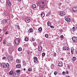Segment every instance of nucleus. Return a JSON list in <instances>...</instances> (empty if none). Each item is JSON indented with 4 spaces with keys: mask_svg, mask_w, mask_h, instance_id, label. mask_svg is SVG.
Returning <instances> with one entry per match:
<instances>
[{
    "mask_svg": "<svg viewBox=\"0 0 77 77\" xmlns=\"http://www.w3.org/2000/svg\"><path fill=\"white\" fill-rule=\"evenodd\" d=\"M8 31H6V33H5V35H8Z\"/></svg>",
    "mask_w": 77,
    "mask_h": 77,
    "instance_id": "37998d69",
    "label": "nucleus"
},
{
    "mask_svg": "<svg viewBox=\"0 0 77 77\" xmlns=\"http://www.w3.org/2000/svg\"><path fill=\"white\" fill-rule=\"evenodd\" d=\"M2 32V29H0V33Z\"/></svg>",
    "mask_w": 77,
    "mask_h": 77,
    "instance_id": "6e6d98bb",
    "label": "nucleus"
},
{
    "mask_svg": "<svg viewBox=\"0 0 77 77\" xmlns=\"http://www.w3.org/2000/svg\"><path fill=\"white\" fill-rule=\"evenodd\" d=\"M5 58H6V57H2V59H5Z\"/></svg>",
    "mask_w": 77,
    "mask_h": 77,
    "instance_id": "603ef678",
    "label": "nucleus"
},
{
    "mask_svg": "<svg viewBox=\"0 0 77 77\" xmlns=\"http://www.w3.org/2000/svg\"><path fill=\"white\" fill-rule=\"evenodd\" d=\"M6 31V30L5 29L4 30V31L5 32Z\"/></svg>",
    "mask_w": 77,
    "mask_h": 77,
    "instance_id": "69168bd1",
    "label": "nucleus"
},
{
    "mask_svg": "<svg viewBox=\"0 0 77 77\" xmlns=\"http://www.w3.org/2000/svg\"><path fill=\"white\" fill-rule=\"evenodd\" d=\"M2 51H4L5 50V49H4V48H2Z\"/></svg>",
    "mask_w": 77,
    "mask_h": 77,
    "instance_id": "864d4df0",
    "label": "nucleus"
},
{
    "mask_svg": "<svg viewBox=\"0 0 77 77\" xmlns=\"http://www.w3.org/2000/svg\"><path fill=\"white\" fill-rule=\"evenodd\" d=\"M6 5L7 6H10L11 5V1H10V0H7L6 3Z\"/></svg>",
    "mask_w": 77,
    "mask_h": 77,
    "instance_id": "6e6552de",
    "label": "nucleus"
},
{
    "mask_svg": "<svg viewBox=\"0 0 77 77\" xmlns=\"http://www.w3.org/2000/svg\"><path fill=\"white\" fill-rule=\"evenodd\" d=\"M1 23L3 24H8V21L6 19H3L1 21Z\"/></svg>",
    "mask_w": 77,
    "mask_h": 77,
    "instance_id": "0eeeda50",
    "label": "nucleus"
},
{
    "mask_svg": "<svg viewBox=\"0 0 77 77\" xmlns=\"http://www.w3.org/2000/svg\"><path fill=\"white\" fill-rule=\"evenodd\" d=\"M6 15H7V14L6 13L5 14Z\"/></svg>",
    "mask_w": 77,
    "mask_h": 77,
    "instance_id": "338daca9",
    "label": "nucleus"
},
{
    "mask_svg": "<svg viewBox=\"0 0 77 77\" xmlns=\"http://www.w3.org/2000/svg\"><path fill=\"white\" fill-rule=\"evenodd\" d=\"M33 45H34V46L35 47H36V46H37V44H36V43L35 42H34L32 43Z\"/></svg>",
    "mask_w": 77,
    "mask_h": 77,
    "instance_id": "4be33fe9",
    "label": "nucleus"
},
{
    "mask_svg": "<svg viewBox=\"0 0 77 77\" xmlns=\"http://www.w3.org/2000/svg\"><path fill=\"white\" fill-rule=\"evenodd\" d=\"M36 5L35 4H33L32 5V8L33 9H35L36 8Z\"/></svg>",
    "mask_w": 77,
    "mask_h": 77,
    "instance_id": "aec40b11",
    "label": "nucleus"
},
{
    "mask_svg": "<svg viewBox=\"0 0 77 77\" xmlns=\"http://www.w3.org/2000/svg\"><path fill=\"white\" fill-rule=\"evenodd\" d=\"M34 63L35 64L37 63L38 62V59L37 57H33Z\"/></svg>",
    "mask_w": 77,
    "mask_h": 77,
    "instance_id": "20e7f679",
    "label": "nucleus"
},
{
    "mask_svg": "<svg viewBox=\"0 0 77 77\" xmlns=\"http://www.w3.org/2000/svg\"><path fill=\"white\" fill-rule=\"evenodd\" d=\"M21 64H18L16 66V67L17 68H21Z\"/></svg>",
    "mask_w": 77,
    "mask_h": 77,
    "instance_id": "6ab92c4d",
    "label": "nucleus"
},
{
    "mask_svg": "<svg viewBox=\"0 0 77 77\" xmlns=\"http://www.w3.org/2000/svg\"><path fill=\"white\" fill-rule=\"evenodd\" d=\"M54 65H53V64H52V65H51V68L52 69H54Z\"/></svg>",
    "mask_w": 77,
    "mask_h": 77,
    "instance_id": "7c9ffc66",
    "label": "nucleus"
},
{
    "mask_svg": "<svg viewBox=\"0 0 77 77\" xmlns=\"http://www.w3.org/2000/svg\"><path fill=\"white\" fill-rule=\"evenodd\" d=\"M18 0V1H19V2H20V1H21V0Z\"/></svg>",
    "mask_w": 77,
    "mask_h": 77,
    "instance_id": "680f3d73",
    "label": "nucleus"
},
{
    "mask_svg": "<svg viewBox=\"0 0 77 77\" xmlns=\"http://www.w3.org/2000/svg\"><path fill=\"white\" fill-rule=\"evenodd\" d=\"M54 75H56V74H57V71H55L54 72Z\"/></svg>",
    "mask_w": 77,
    "mask_h": 77,
    "instance_id": "58836bf2",
    "label": "nucleus"
},
{
    "mask_svg": "<svg viewBox=\"0 0 77 77\" xmlns=\"http://www.w3.org/2000/svg\"><path fill=\"white\" fill-rule=\"evenodd\" d=\"M41 17L43 18V17H44V16H45V13L43 12H42L41 13Z\"/></svg>",
    "mask_w": 77,
    "mask_h": 77,
    "instance_id": "a211bd4d",
    "label": "nucleus"
},
{
    "mask_svg": "<svg viewBox=\"0 0 77 77\" xmlns=\"http://www.w3.org/2000/svg\"><path fill=\"white\" fill-rule=\"evenodd\" d=\"M65 19L66 21L67 22H70L71 21V19L69 18L68 17H65Z\"/></svg>",
    "mask_w": 77,
    "mask_h": 77,
    "instance_id": "1a4fd4ad",
    "label": "nucleus"
},
{
    "mask_svg": "<svg viewBox=\"0 0 77 77\" xmlns=\"http://www.w3.org/2000/svg\"><path fill=\"white\" fill-rule=\"evenodd\" d=\"M28 71H32V68H29L28 70Z\"/></svg>",
    "mask_w": 77,
    "mask_h": 77,
    "instance_id": "72a5a7b5",
    "label": "nucleus"
},
{
    "mask_svg": "<svg viewBox=\"0 0 77 77\" xmlns=\"http://www.w3.org/2000/svg\"><path fill=\"white\" fill-rule=\"evenodd\" d=\"M72 30H73L74 31H75V27H73L72 28Z\"/></svg>",
    "mask_w": 77,
    "mask_h": 77,
    "instance_id": "a19ab883",
    "label": "nucleus"
},
{
    "mask_svg": "<svg viewBox=\"0 0 77 77\" xmlns=\"http://www.w3.org/2000/svg\"><path fill=\"white\" fill-rule=\"evenodd\" d=\"M51 14V13H50V12H49L48 14H46V16H47V17H48V16H49V15H50V14Z\"/></svg>",
    "mask_w": 77,
    "mask_h": 77,
    "instance_id": "393cba45",
    "label": "nucleus"
},
{
    "mask_svg": "<svg viewBox=\"0 0 77 77\" xmlns=\"http://www.w3.org/2000/svg\"><path fill=\"white\" fill-rule=\"evenodd\" d=\"M60 38H63V35H61V36H60Z\"/></svg>",
    "mask_w": 77,
    "mask_h": 77,
    "instance_id": "c03bdc74",
    "label": "nucleus"
},
{
    "mask_svg": "<svg viewBox=\"0 0 77 77\" xmlns=\"http://www.w3.org/2000/svg\"><path fill=\"white\" fill-rule=\"evenodd\" d=\"M40 8H44L45 7V3H44V2L41 1L40 2Z\"/></svg>",
    "mask_w": 77,
    "mask_h": 77,
    "instance_id": "f03ea898",
    "label": "nucleus"
},
{
    "mask_svg": "<svg viewBox=\"0 0 77 77\" xmlns=\"http://www.w3.org/2000/svg\"><path fill=\"white\" fill-rule=\"evenodd\" d=\"M42 56H45V53H42Z\"/></svg>",
    "mask_w": 77,
    "mask_h": 77,
    "instance_id": "e433bc0d",
    "label": "nucleus"
},
{
    "mask_svg": "<svg viewBox=\"0 0 77 77\" xmlns=\"http://www.w3.org/2000/svg\"><path fill=\"white\" fill-rule=\"evenodd\" d=\"M25 22L26 23H29L30 21V19H29L28 18H26L25 20Z\"/></svg>",
    "mask_w": 77,
    "mask_h": 77,
    "instance_id": "9b49d317",
    "label": "nucleus"
},
{
    "mask_svg": "<svg viewBox=\"0 0 77 77\" xmlns=\"http://www.w3.org/2000/svg\"><path fill=\"white\" fill-rule=\"evenodd\" d=\"M45 37L46 38H48V35L47 34H46L45 35Z\"/></svg>",
    "mask_w": 77,
    "mask_h": 77,
    "instance_id": "f704fd0d",
    "label": "nucleus"
},
{
    "mask_svg": "<svg viewBox=\"0 0 77 77\" xmlns=\"http://www.w3.org/2000/svg\"><path fill=\"white\" fill-rule=\"evenodd\" d=\"M38 51H42V47H41V45H39V46H38Z\"/></svg>",
    "mask_w": 77,
    "mask_h": 77,
    "instance_id": "2eb2a0df",
    "label": "nucleus"
},
{
    "mask_svg": "<svg viewBox=\"0 0 77 77\" xmlns=\"http://www.w3.org/2000/svg\"><path fill=\"white\" fill-rule=\"evenodd\" d=\"M58 65L59 66H62V62H59L58 64Z\"/></svg>",
    "mask_w": 77,
    "mask_h": 77,
    "instance_id": "412c9836",
    "label": "nucleus"
},
{
    "mask_svg": "<svg viewBox=\"0 0 77 77\" xmlns=\"http://www.w3.org/2000/svg\"><path fill=\"white\" fill-rule=\"evenodd\" d=\"M25 41H29V38H28V37L25 38Z\"/></svg>",
    "mask_w": 77,
    "mask_h": 77,
    "instance_id": "2f4dec72",
    "label": "nucleus"
},
{
    "mask_svg": "<svg viewBox=\"0 0 77 77\" xmlns=\"http://www.w3.org/2000/svg\"><path fill=\"white\" fill-rule=\"evenodd\" d=\"M62 74H63V75H64L65 74H66V73L65 72H62Z\"/></svg>",
    "mask_w": 77,
    "mask_h": 77,
    "instance_id": "ea45409f",
    "label": "nucleus"
},
{
    "mask_svg": "<svg viewBox=\"0 0 77 77\" xmlns=\"http://www.w3.org/2000/svg\"><path fill=\"white\" fill-rule=\"evenodd\" d=\"M14 77H20V74L19 73L17 72H14Z\"/></svg>",
    "mask_w": 77,
    "mask_h": 77,
    "instance_id": "423d86ee",
    "label": "nucleus"
},
{
    "mask_svg": "<svg viewBox=\"0 0 77 77\" xmlns=\"http://www.w3.org/2000/svg\"><path fill=\"white\" fill-rule=\"evenodd\" d=\"M60 15L62 17L63 16V15H65V13L64 11H62L60 12Z\"/></svg>",
    "mask_w": 77,
    "mask_h": 77,
    "instance_id": "4468645a",
    "label": "nucleus"
},
{
    "mask_svg": "<svg viewBox=\"0 0 77 77\" xmlns=\"http://www.w3.org/2000/svg\"><path fill=\"white\" fill-rule=\"evenodd\" d=\"M72 40H73V41L74 42H77V37H73L72 38Z\"/></svg>",
    "mask_w": 77,
    "mask_h": 77,
    "instance_id": "9d476101",
    "label": "nucleus"
},
{
    "mask_svg": "<svg viewBox=\"0 0 77 77\" xmlns=\"http://www.w3.org/2000/svg\"><path fill=\"white\" fill-rule=\"evenodd\" d=\"M66 73L67 74H68L69 72L68 71H67L66 72Z\"/></svg>",
    "mask_w": 77,
    "mask_h": 77,
    "instance_id": "de8ad7c7",
    "label": "nucleus"
},
{
    "mask_svg": "<svg viewBox=\"0 0 77 77\" xmlns=\"http://www.w3.org/2000/svg\"><path fill=\"white\" fill-rule=\"evenodd\" d=\"M72 11L74 12H77V7H74L72 8Z\"/></svg>",
    "mask_w": 77,
    "mask_h": 77,
    "instance_id": "f8f14e48",
    "label": "nucleus"
},
{
    "mask_svg": "<svg viewBox=\"0 0 77 77\" xmlns=\"http://www.w3.org/2000/svg\"><path fill=\"white\" fill-rule=\"evenodd\" d=\"M75 27H76V28H77V25H76L75 26Z\"/></svg>",
    "mask_w": 77,
    "mask_h": 77,
    "instance_id": "bf43d9fd",
    "label": "nucleus"
},
{
    "mask_svg": "<svg viewBox=\"0 0 77 77\" xmlns=\"http://www.w3.org/2000/svg\"><path fill=\"white\" fill-rule=\"evenodd\" d=\"M20 42V40L18 38H17L15 41V43L16 45H18Z\"/></svg>",
    "mask_w": 77,
    "mask_h": 77,
    "instance_id": "7ed1b4c3",
    "label": "nucleus"
},
{
    "mask_svg": "<svg viewBox=\"0 0 77 77\" xmlns=\"http://www.w3.org/2000/svg\"><path fill=\"white\" fill-rule=\"evenodd\" d=\"M5 13H6V11H5L4 12V14H5Z\"/></svg>",
    "mask_w": 77,
    "mask_h": 77,
    "instance_id": "13d9d810",
    "label": "nucleus"
},
{
    "mask_svg": "<svg viewBox=\"0 0 77 77\" xmlns=\"http://www.w3.org/2000/svg\"><path fill=\"white\" fill-rule=\"evenodd\" d=\"M18 50L19 51H21L22 50V48H19L18 49Z\"/></svg>",
    "mask_w": 77,
    "mask_h": 77,
    "instance_id": "bb28decb",
    "label": "nucleus"
},
{
    "mask_svg": "<svg viewBox=\"0 0 77 77\" xmlns=\"http://www.w3.org/2000/svg\"><path fill=\"white\" fill-rule=\"evenodd\" d=\"M31 53H32V51H31Z\"/></svg>",
    "mask_w": 77,
    "mask_h": 77,
    "instance_id": "0e129e2a",
    "label": "nucleus"
},
{
    "mask_svg": "<svg viewBox=\"0 0 77 77\" xmlns=\"http://www.w3.org/2000/svg\"><path fill=\"white\" fill-rule=\"evenodd\" d=\"M60 21H58V23H60Z\"/></svg>",
    "mask_w": 77,
    "mask_h": 77,
    "instance_id": "052dcab7",
    "label": "nucleus"
},
{
    "mask_svg": "<svg viewBox=\"0 0 77 77\" xmlns=\"http://www.w3.org/2000/svg\"><path fill=\"white\" fill-rule=\"evenodd\" d=\"M1 66L2 68H6V67H7V68H9V64L8 63H7V64H6L5 63H3L2 64Z\"/></svg>",
    "mask_w": 77,
    "mask_h": 77,
    "instance_id": "f257e3e1",
    "label": "nucleus"
},
{
    "mask_svg": "<svg viewBox=\"0 0 77 77\" xmlns=\"http://www.w3.org/2000/svg\"><path fill=\"white\" fill-rule=\"evenodd\" d=\"M28 33H33V30L31 28H30L28 31Z\"/></svg>",
    "mask_w": 77,
    "mask_h": 77,
    "instance_id": "ddd939ff",
    "label": "nucleus"
},
{
    "mask_svg": "<svg viewBox=\"0 0 77 77\" xmlns=\"http://www.w3.org/2000/svg\"><path fill=\"white\" fill-rule=\"evenodd\" d=\"M54 56H56V53H54Z\"/></svg>",
    "mask_w": 77,
    "mask_h": 77,
    "instance_id": "3c124183",
    "label": "nucleus"
},
{
    "mask_svg": "<svg viewBox=\"0 0 77 77\" xmlns=\"http://www.w3.org/2000/svg\"><path fill=\"white\" fill-rule=\"evenodd\" d=\"M20 70H17L16 72H17V73H18V74H20L19 72H20Z\"/></svg>",
    "mask_w": 77,
    "mask_h": 77,
    "instance_id": "cd10ccee",
    "label": "nucleus"
},
{
    "mask_svg": "<svg viewBox=\"0 0 77 77\" xmlns=\"http://www.w3.org/2000/svg\"><path fill=\"white\" fill-rule=\"evenodd\" d=\"M23 70H24V71H26V68H24V69H23Z\"/></svg>",
    "mask_w": 77,
    "mask_h": 77,
    "instance_id": "4d7b16f0",
    "label": "nucleus"
},
{
    "mask_svg": "<svg viewBox=\"0 0 77 77\" xmlns=\"http://www.w3.org/2000/svg\"><path fill=\"white\" fill-rule=\"evenodd\" d=\"M61 60H64V58H61Z\"/></svg>",
    "mask_w": 77,
    "mask_h": 77,
    "instance_id": "5fc2aeb1",
    "label": "nucleus"
},
{
    "mask_svg": "<svg viewBox=\"0 0 77 77\" xmlns=\"http://www.w3.org/2000/svg\"><path fill=\"white\" fill-rule=\"evenodd\" d=\"M0 41H1L0 40Z\"/></svg>",
    "mask_w": 77,
    "mask_h": 77,
    "instance_id": "774afa93",
    "label": "nucleus"
},
{
    "mask_svg": "<svg viewBox=\"0 0 77 77\" xmlns=\"http://www.w3.org/2000/svg\"><path fill=\"white\" fill-rule=\"evenodd\" d=\"M9 74L10 75H12L14 74V72L12 71H11L9 72Z\"/></svg>",
    "mask_w": 77,
    "mask_h": 77,
    "instance_id": "a878e982",
    "label": "nucleus"
},
{
    "mask_svg": "<svg viewBox=\"0 0 77 77\" xmlns=\"http://www.w3.org/2000/svg\"><path fill=\"white\" fill-rule=\"evenodd\" d=\"M42 28L41 27H40L39 28H38V31L39 32H41L42 31Z\"/></svg>",
    "mask_w": 77,
    "mask_h": 77,
    "instance_id": "473e14b6",
    "label": "nucleus"
},
{
    "mask_svg": "<svg viewBox=\"0 0 77 77\" xmlns=\"http://www.w3.org/2000/svg\"><path fill=\"white\" fill-rule=\"evenodd\" d=\"M16 62L17 63H20V59H17L16 60Z\"/></svg>",
    "mask_w": 77,
    "mask_h": 77,
    "instance_id": "5701e85b",
    "label": "nucleus"
},
{
    "mask_svg": "<svg viewBox=\"0 0 77 77\" xmlns=\"http://www.w3.org/2000/svg\"><path fill=\"white\" fill-rule=\"evenodd\" d=\"M2 40V37H0V41H1Z\"/></svg>",
    "mask_w": 77,
    "mask_h": 77,
    "instance_id": "8fccbe9b",
    "label": "nucleus"
},
{
    "mask_svg": "<svg viewBox=\"0 0 77 77\" xmlns=\"http://www.w3.org/2000/svg\"><path fill=\"white\" fill-rule=\"evenodd\" d=\"M31 41H32V42H33V41H35V39L32 38Z\"/></svg>",
    "mask_w": 77,
    "mask_h": 77,
    "instance_id": "4c0bfd02",
    "label": "nucleus"
},
{
    "mask_svg": "<svg viewBox=\"0 0 77 77\" xmlns=\"http://www.w3.org/2000/svg\"><path fill=\"white\" fill-rule=\"evenodd\" d=\"M3 43L4 44H6V42H5V41H4V40L3 42Z\"/></svg>",
    "mask_w": 77,
    "mask_h": 77,
    "instance_id": "a18cd8bd",
    "label": "nucleus"
},
{
    "mask_svg": "<svg viewBox=\"0 0 77 77\" xmlns=\"http://www.w3.org/2000/svg\"><path fill=\"white\" fill-rule=\"evenodd\" d=\"M50 27L52 29H53V28H54V26H51V25L50 26Z\"/></svg>",
    "mask_w": 77,
    "mask_h": 77,
    "instance_id": "79ce46f5",
    "label": "nucleus"
},
{
    "mask_svg": "<svg viewBox=\"0 0 77 77\" xmlns=\"http://www.w3.org/2000/svg\"><path fill=\"white\" fill-rule=\"evenodd\" d=\"M8 46H11V45H12V44H11V43H8Z\"/></svg>",
    "mask_w": 77,
    "mask_h": 77,
    "instance_id": "c9c22d12",
    "label": "nucleus"
},
{
    "mask_svg": "<svg viewBox=\"0 0 77 77\" xmlns=\"http://www.w3.org/2000/svg\"><path fill=\"white\" fill-rule=\"evenodd\" d=\"M63 50H68L69 48L68 47L66 46H65L63 47Z\"/></svg>",
    "mask_w": 77,
    "mask_h": 77,
    "instance_id": "dca6fc26",
    "label": "nucleus"
},
{
    "mask_svg": "<svg viewBox=\"0 0 77 77\" xmlns=\"http://www.w3.org/2000/svg\"><path fill=\"white\" fill-rule=\"evenodd\" d=\"M51 25V23H50V22L48 21V26H50V25Z\"/></svg>",
    "mask_w": 77,
    "mask_h": 77,
    "instance_id": "c756f323",
    "label": "nucleus"
},
{
    "mask_svg": "<svg viewBox=\"0 0 77 77\" xmlns=\"http://www.w3.org/2000/svg\"><path fill=\"white\" fill-rule=\"evenodd\" d=\"M76 54H77V51H76Z\"/></svg>",
    "mask_w": 77,
    "mask_h": 77,
    "instance_id": "e2e57ef3",
    "label": "nucleus"
},
{
    "mask_svg": "<svg viewBox=\"0 0 77 77\" xmlns=\"http://www.w3.org/2000/svg\"><path fill=\"white\" fill-rule=\"evenodd\" d=\"M71 52L72 54H74V49L72 48L71 49Z\"/></svg>",
    "mask_w": 77,
    "mask_h": 77,
    "instance_id": "b1692460",
    "label": "nucleus"
},
{
    "mask_svg": "<svg viewBox=\"0 0 77 77\" xmlns=\"http://www.w3.org/2000/svg\"><path fill=\"white\" fill-rule=\"evenodd\" d=\"M76 60V57H74L72 58L73 61H75Z\"/></svg>",
    "mask_w": 77,
    "mask_h": 77,
    "instance_id": "c85d7f7f",
    "label": "nucleus"
},
{
    "mask_svg": "<svg viewBox=\"0 0 77 77\" xmlns=\"http://www.w3.org/2000/svg\"><path fill=\"white\" fill-rule=\"evenodd\" d=\"M17 29H20V26H17Z\"/></svg>",
    "mask_w": 77,
    "mask_h": 77,
    "instance_id": "09e8293b",
    "label": "nucleus"
},
{
    "mask_svg": "<svg viewBox=\"0 0 77 77\" xmlns=\"http://www.w3.org/2000/svg\"><path fill=\"white\" fill-rule=\"evenodd\" d=\"M23 65L24 66H26V62L25 61H23Z\"/></svg>",
    "mask_w": 77,
    "mask_h": 77,
    "instance_id": "f3484780",
    "label": "nucleus"
},
{
    "mask_svg": "<svg viewBox=\"0 0 77 77\" xmlns=\"http://www.w3.org/2000/svg\"><path fill=\"white\" fill-rule=\"evenodd\" d=\"M62 5V3H59L58 4V5L59 6H60Z\"/></svg>",
    "mask_w": 77,
    "mask_h": 77,
    "instance_id": "49530a36",
    "label": "nucleus"
},
{
    "mask_svg": "<svg viewBox=\"0 0 77 77\" xmlns=\"http://www.w3.org/2000/svg\"><path fill=\"white\" fill-rule=\"evenodd\" d=\"M8 62H12V59H13V58H12V56L11 55L9 56L8 57Z\"/></svg>",
    "mask_w": 77,
    "mask_h": 77,
    "instance_id": "39448f33",
    "label": "nucleus"
}]
</instances>
